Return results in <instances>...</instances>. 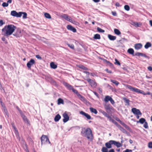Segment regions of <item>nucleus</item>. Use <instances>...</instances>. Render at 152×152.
I'll list each match as a JSON object with an SVG mask.
<instances>
[{
  "label": "nucleus",
  "mask_w": 152,
  "mask_h": 152,
  "mask_svg": "<svg viewBox=\"0 0 152 152\" xmlns=\"http://www.w3.org/2000/svg\"><path fill=\"white\" fill-rule=\"evenodd\" d=\"M8 5L9 4L8 3L5 2H3L2 4V6L4 7H7L8 6Z\"/></svg>",
  "instance_id": "obj_45"
},
{
  "label": "nucleus",
  "mask_w": 152,
  "mask_h": 152,
  "mask_svg": "<svg viewBox=\"0 0 152 152\" xmlns=\"http://www.w3.org/2000/svg\"><path fill=\"white\" fill-rule=\"evenodd\" d=\"M117 127L123 133L127 134L128 132L124 128L122 127L120 125H119Z\"/></svg>",
  "instance_id": "obj_15"
},
{
  "label": "nucleus",
  "mask_w": 152,
  "mask_h": 152,
  "mask_svg": "<svg viewBox=\"0 0 152 152\" xmlns=\"http://www.w3.org/2000/svg\"><path fill=\"white\" fill-rule=\"evenodd\" d=\"M106 117H107L109 119V120L110 121H111V120H112V118L110 116V115H108Z\"/></svg>",
  "instance_id": "obj_60"
},
{
  "label": "nucleus",
  "mask_w": 152,
  "mask_h": 152,
  "mask_svg": "<svg viewBox=\"0 0 152 152\" xmlns=\"http://www.w3.org/2000/svg\"><path fill=\"white\" fill-rule=\"evenodd\" d=\"M16 108L19 111L20 113L21 114H22V111L18 106H17Z\"/></svg>",
  "instance_id": "obj_59"
},
{
  "label": "nucleus",
  "mask_w": 152,
  "mask_h": 152,
  "mask_svg": "<svg viewBox=\"0 0 152 152\" xmlns=\"http://www.w3.org/2000/svg\"><path fill=\"white\" fill-rule=\"evenodd\" d=\"M44 15L45 18L48 19H51V16L50 14L48 13H45L44 14Z\"/></svg>",
  "instance_id": "obj_37"
},
{
  "label": "nucleus",
  "mask_w": 152,
  "mask_h": 152,
  "mask_svg": "<svg viewBox=\"0 0 152 152\" xmlns=\"http://www.w3.org/2000/svg\"><path fill=\"white\" fill-rule=\"evenodd\" d=\"M93 38L95 39H100L101 37L100 35L98 34H97L94 35Z\"/></svg>",
  "instance_id": "obj_31"
},
{
  "label": "nucleus",
  "mask_w": 152,
  "mask_h": 152,
  "mask_svg": "<svg viewBox=\"0 0 152 152\" xmlns=\"http://www.w3.org/2000/svg\"><path fill=\"white\" fill-rule=\"evenodd\" d=\"M127 87L128 89H130L131 91H134L140 94H142V92H143V91L134 87H132V86L130 85H127Z\"/></svg>",
  "instance_id": "obj_4"
},
{
  "label": "nucleus",
  "mask_w": 152,
  "mask_h": 152,
  "mask_svg": "<svg viewBox=\"0 0 152 152\" xmlns=\"http://www.w3.org/2000/svg\"><path fill=\"white\" fill-rule=\"evenodd\" d=\"M67 45H68V47H70L72 49H74V45L73 44H67Z\"/></svg>",
  "instance_id": "obj_48"
},
{
  "label": "nucleus",
  "mask_w": 152,
  "mask_h": 152,
  "mask_svg": "<svg viewBox=\"0 0 152 152\" xmlns=\"http://www.w3.org/2000/svg\"><path fill=\"white\" fill-rule=\"evenodd\" d=\"M35 63V61L34 60L32 59L31 58L27 64V67L28 68H30L31 67L32 65L34 64Z\"/></svg>",
  "instance_id": "obj_12"
},
{
  "label": "nucleus",
  "mask_w": 152,
  "mask_h": 152,
  "mask_svg": "<svg viewBox=\"0 0 152 152\" xmlns=\"http://www.w3.org/2000/svg\"><path fill=\"white\" fill-rule=\"evenodd\" d=\"M61 118V116L59 114H57L54 118V121L55 122H58Z\"/></svg>",
  "instance_id": "obj_20"
},
{
  "label": "nucleus",
  "mask_w": 152,
  "mask_h": 152,
  "mask_svg": "<svg viewBox=\"0 0 152 152\" xmlns=\"http://www.w3.org/2000/svg\"><path fill=\"white\" fill-rule=\"evenodd\" d=\"M110 81L112 83L115 84L116 86H118L119 84V82L115 80L111 79Z\"/></svg>",
  "instance_id": "obj_39"
},
{
  "label": "nucleus",
  "mask_w": 152,
  "mask_h": 152,
  "mask_svg": "<svg viewBox=\"0 0 152 152\" xmlns=\"http://www.w3.org/2000/svg\"><path fill=\"white\" fill-rule=\"evenodd\" d=\"M83 72L86 74V75H91V76H93V74L91 73H89V72H87V71H84Z\"/></svg>",
  "instance_id": "obj_47"
},
{
  "label": "nucleus",
  "mask_w": 152,
  "mask_h": 152,
  "mask_svg": "<svg viewBox=\"0 0 152 152\" xmlns=\"http://www.w3.org/2000/svg\"><path fill=\"white\" fill-rule=\"evenodd\" d=\"M64 118L63 119V121L64 123H66L69 119V117L68 114L66 113V112L64 113L63 115Z\"/></svg>",
  "instance_id": "obj_10"
},
{
  "label": "nucleus",
  "mask_w": 152,
  "mask_h": 152,
  "mask_svg": "<svg viewBox=\"0 0 152 152\" xmlns=\"http://www.w3.org/2000/svg\"><path fill=\"white\" fill-rule=\"evenodd\" d=\"M132 112L135 115H141L142 114L140 110L135 108H133L132 109Z\"/></svg>",
  "instance_id": "obj_8"
},
{
  "label": "nucleus",
  "mask_w": 152,
  "mask_h": 152,
  "mask_svg": "<svg viewBox=\"0 0 152 152\" xmlns=\"http://www.w3.org/2000/svg\"><path fill=\"white\" fill-rule=\"evenodd\" d=\"M62 18H64L66 20L70 22L73 23V21L75 22V21L72 20L70 17H69L68 15L67 14H63L61 15Z\"/></svg>",
  "instance_id": "obj_6"
},
{
  "label": "nucleus",
  "mask_w": 152,
  "mask_h": 152,
  "mask_svg": "<svg viewBox=\"0 0 152 152\" xmlns=\"http://www.w3.org/2000/svg\"><path fill=\"white\" fill-rule=\"evenodd\" d=\"M143 94L144 95H151V96H152V94L151 93H150L149 92H147L145 94Z\"/></svg>",
  "instance_id": "obj_62"
},
{
  "label": "nucleus",
  "mask_w": 152,
  "mask_h": 152,
  "mask_svg": "<svg viewBox=\"0 0 152 152\" xmlns=\"http://www.w3.org/2000/svg\"><path fill=\"white\" fill-rule=\"evenodd\" d=\"M4 23H5L3 22L2 20H0V26H1L3 25L4 24Z\"/></svg>",
  "instance_id": "obj_57"
},
{
  "label": "nucleus",
  "mask_w": 152,
  "mask_h": 152,
  "mask_svg": "<svg viewBox=\"0 0 152 152\" xmlns=\"http://www.w3.org/2000/svg\"><path fill=\"white\" fill-rule=\"evenodd\" d=\"M100 113H102L105 116L107 117V116L108 115L107 113L104 111L102 110H99Z\"/></svg>",
  "instance_id": "obj_38"
},
{
  "label": "nucleus",
  "mask_w": 152,
  "mask_h": 152,
  "mask_svg": "<svg viewBox=\"0 0 152 152\" xmlns=\"http://www.w3.org/2000/svg\"><path fill=\"white\" fill-rule=\"evenodd\" d=\"M80 114L85 116L88 120H90L91 119V117L89 115L88 113H86L83 111H80Z\"/></svg>",
  "instance_id": "obj_11"
},
{
  "label": "nucleus",
  "mask_w": 152,
  "mask_h": 152,
  "mask_svg": "<svg viewBox=\"0 0 152 152\" xmlns=\"http://www.w3.org/2000/svg\"><path fill=\"white\" fill-rule=\"evenodd\" d=\"M127 52L129 54L134 56V51L133 49L130 48L128 50Z\"/></svg>",
  "instance_id": "obj_26"
},
{
  "label": "nucleus",
  "mask_w": 152,
  "mask_h": 152,
  "mask_svg": "<svg viewBox=\"0 0 152 152\" xmlns=\"http://www.w3.org/2000/svg\"><path fill=\"white\" fill-rule=\"evenodd\" d=\"M124 8L126 11H129L130 10L129 6L127 5H125L124 6Z\"/></svg>",
  "instance_id": "obj_44"
},
{
  "label": "nucleus",
  "mask_w": 152,
  "mask_h": 152,
  "mask_svg": "<svg viewBox=\"0 0 152 152\" xmlns=\"http://www.w3.org/2000/svg\"><path fill=\"white\" fill-rule=\"evenodd\" d=\"M148 69L150 71H151L152 70V67L151 66H149L148 67Z\"/></svg>",
  "instance_id": "obj_64"
},
{
  "label": "nucleus",
  "mask_w": 152,
  "mask_h": 152,
  "mask_svg": "<svg viewBox=\"0 0 152 152\" xmlns=\"http://www.w3.org/2000/svg\"><path fill=\"white\" fill-rule=\"evenodd\" d=\"M110 101L111 103L112 104H113L115 103V102L112 98H111V99L110 100Z\"/></svg>",
  "instance_id": "obj_56"
},
{
  "label": "nucleus",
  "mask_w": 152,
  "mask_h": 152,
  "mask_svg": "<svg viewBox=\"0 0 152 152\" xmlns=\"http://www.w3.org/2000/svg\"><path fill=\"white\" fill-rule=\"evenodd\" d=\"M87 80L92 87H95L96 86V83L94 80L90 79H88Z\"/></svg>",
  "instance_id": "obj_9"
},
{
  "label": "nucleus",
  "mask_w": 152,
  "mask_h": 152,
  "mask_svg": "<svg viewBox=\"0 0 152 152\" xmlns=\"http://www.w3.org/2000/svg\"><path fill=\"white\" fill-rule=\"evenodd\" d=\"M98 31L99 32L103 33L104 32V30L102 29L101 28L98 27L97 28Z\"/></svg>",
  "instance_id": "obj_43"
},
{
  "label": "nucleus",
  "mask_w": 152,
  "mask_h": 152,
  "mask_svg": "<svg viewBox=\"0 0 152 152\" xmlns=\"http://www.w3.org/2000/svg\"><path fill=\"white\" fill-rule=\"evenodd\" d=\"M13 35L16 37H20L22 36L21 31L20 29L18 28L17 29L16 32L13 34Z\"/></svg>",
  "instance_id": "obj_5"
},
{
  "label": "nucleus",
  "mask_w": 152,
  "mask_h": 152,
  "mask_svg": "<svg viewBox=\"0 0 152 152\" xmlns=\"http://www.w3.org/2000/svg\"><path fill=\"white\" fill-rule=\"evenodd\" d=\"M16 28V26L14 25L10 24L5 26L2 31L4 33L5 35L8 36L12 34Z\"/></svg>",
  "instance_id": "obj_1"
},
{
  "label": "nucleus",
  "mask_w": 152,
  "mask_h": 152,
  "mask_svg": "<svg viewBox=\"0 0 152 152\" xmlns=\"http://www.w3.org/2000/svg\"><path fill=\"white\" fill-rule=\"evenodd\" d=\"M114 32L117 35H119L121 34L120 31L118 29L115 28L114 29Z\"/></svg>",
  "instance_id": "obj_35"
},
{
  "label": "nucleus",
  "mask_w": 152,
  "mask_h": 152,
  "mask_svg": "<svg viewBox=\"0 0 152 152\" xmlns=\"http://www.w3.org/2000/svg\"><path fill=\"white\" fill-rule=\"evenodd\" d=\"M77 96H79V97L81 99V100H84L85 98L83 96H82L80 94H77Z\"/></svg>",
  "instance_id": "obj_53"
},
{
  "label": "nucleus",
  "mask_w": 152,
  "mask_h": 152,
  "mask_svg": "<svg viewBox=\"0 0 152 152\" xmlns=\"http://www.w3.org/2000/svg\"><path fill=\"white\" fill-rule=\"evenodd\" d=\"M81 134L83 136L87 138L91 141H92L93 139L92 131L89 128H82Z\"/></svg>",
  "instance_id": "obj_2"
},
{
  "label": "nucleus",
  "mask_w": 152,
  "mask_h": 152,
  "mask_svg": "<svg viewBox=\"0 0 152 152\" xmlns=\"http://www.w3.org/2000/svg\"><path fill=\"white\" fill-rule=\"evenodd\" d=\"M104 108L106 111L110 110L111 108L109 104H105L104 105Z\"/></svg>",
  "instance_id": "obj_25"
},
{
  "label": "nucleus",
  "mask_w": 152,
  "mask_h": 152,
  "mask_svg": "<svg viewBox=\"0 0 152 152\" xmlns=\"http://www.w3.org/2000/svg\"><path fill=\"white\" fill-rule=\"evenodd\" d=\"M108 65L109 66H110L112 67L113 66V64L110 63L109 61H108V62L107 63Z\"/></svg>",
  "instance_id": "obj_54"
},
{
  "label": "nucleus",
  "mask_w": 152,
  "mask_h": 152,
  "mask_svg": "<svg viewBox=\"0 0 152 152\" xmlns=\"http://www.w3.org/2000/svg\"><path fill=\"white\" fill-rule=\"evenodd\" d=\"M145 122V120L143 118H141L139 121H137V123H140L141 124H143Z\"/></svg>",
  "instance_id": "obj_32"
},
{
  "label": "nucleus",
  "mask_w": 152,
  "mask_h": 152,
  "mask_svg": "<svg viewBox=\"0 0 152 152\" xmlns=\"http://www.w3.org/2000/svg\"><path fill=\"white\" fill-rule=\"evenodd\" d=\"M113 140H110L108 142L106 143L105 145L107 148H112L111 145L113 144Z\"/></svg>",
  "instance_id": "obj_13"
},
{
  "label": "nucleus",
  "mask_w": 152,
  "mask_h": 152,
  "mask_svg": "<svg viewBox=\"0 0 152 152\" xmlns=\"http://www.w3.org/2000/svg\"><path fill=\"white\" fill-rule=\"evenodd\" d=\"M4 113L6 114V115H7V109L5 107H4Z\"/></svg>",
  "instance_id": "obj_61"
},
{
  "label": "nucleus",
  "mask_w": 152,
  "mask_h": 152,
  "mask_svg": "<svg viewBox=\"0 0 152 152\" xmlns=\"http://www.w3.org/2000/svg\"><path fill=\"white\" fill-rule=\"evenodd\" d=\"M123 100L124 101V102L128 105H129V100L127 99L126 98H124L123 99Z\"/></svg>",
  "instance_id": "obj_36"
},
{
  "label": "nucleus",
  "mask_w": 152,
  "mask_h": 152,
  "mask_svg": "<svg viewBox=\"0 0 152 152\" xmlns=\"http://www.w3.org/2000/svg\"><path fill=\"white\" fill-rule=\"evenodd\" d=\"M118 121H119L120 124L123 126H124L126 128L128 129L129 128V126H127L125 123L123 122L120 120H118Z\"/></svg>",
  "instance_id": "obj_29"
},
{
  "label": "nucleus",
  "mask_w": 152,
  "mask_h": 152,
  "mask_svg": "<svg viewBox=\"0 0 152 152\" xmlns=\"http://www.w3.org/2000/svg\"><path fill=\"white\" fill-rule=\"evenodd\" d=\"M108 37L110 40L112 41L115 40L116 39V37L115 36H113L110 34H108Z\"/></svg>",
  "instance_id": "obj_21"
},
{
  "label": "nucleus",
  "mask_w": 152,
  "mask_h": 152,
  "mask_svg": "<svg viewBox=\"0 0 152 152\" xmlns=\"http://www.w3.org/2000/svg\"><path fill=\"white\" fill-rule=\"evenodd\" d=\"M77 66L79 68L82 69L83 70H88V69L87 67H85V66H83L82 65H79Z\"/></svg>",
  "instance_id": "obj_28"
},
{
  "label": "nucleus",
  "mask_w": 152,
  "mask_h": 152,
  "mask_svg": "<svg viewBox=\"0 0 152 152\" xmlns=\"http://www.w3.org/2000/svg\"><path fill=\"white\" fill-rule=\"evenodd\" d=\"M50 66L51 68L55 69L57 68V66L56 64H55L54 62H51L50 63Z\"/></svg>",
  "instance_id": "obj_23"
},
{
  "label": "nucleus",
  "mask_w": 152,
  "mask_h": 152,
  "mask_svg": "<svg viewBox=\"0 0 152 152\" xmlns=\"http://www.w3.org/2000/svg\"><path fill=\"white\" fill-rule=\"evenodd\" d=\"M112 15L114 16H116L117 15V13L115 12L112 11Z\"/></svg>",
  "instance_id": "obj_58"
},
{
  "label": "nucleus",
  "mask_w": 152,
  "mask_h": 152,
  "mask_svg": "<svg viewBox=\"0 0 152 152\" xmlns=\"http://www.w3.org/2000/svg\"><path fill=\"white\" fill-rule=\"evenodd\" d=\"M152 45L151 43L150 42H147L144 46L145 48L147 49L149 47H151V46Z\"/></svg>",
  "instance_id": "obj_27"
},
{
  "label": "nucleus",
  "mask_w": 152,
  "mask_h": 152,
  "mask_svg": "<svg viewBox=\"0 0 152 152\" xmlns=\"http://www.w3.org/2000/svg\"><path fill=\"white\" fill-rule=\"evenodd\" d=\"M111 98L112 97L109 96H106L104 99V101L105 102H108L109 101H110Z\"/></svg>",
  "instance_id": "obj_30"
},
{
  "label": "nucleus",
  "mask_w": 152,
  "mask_h": 152,
  "mask_svg": "<svg viewBox=\"0 0 152 152\" xmlns=\"http://www.w3.org/2000/svg\"><path fill=\"white\" fill-rule=\"evenodd\" d=\"M12 124V126L13 128H14L15 130V133L16 134L17 133V134H18V131L17 130V129L16 128L14 125V123H13V124Z\"/></svg>",
  "instance_id": "obj_41"
},
{
  "label": "nucleus",
  "mask_w": 152,
  "mask_h": 152,
  "mask_svg": "<svg viewBox=\"0 0 152 152\" xmlns=\"http://www.w3.org/2000/svg\"><path fill=\"white\" fill-rule=\"evenodd\" d=\"M21 14L20 12L18 13L15 11L13 10L11 12V15L13 16L16 17L17 18H19L21 17Z\"/></svg>",
  "instance_id": "obj_7"
},
{
  "label": "nucleus",
  "mask_w": 152,
  "mask_h": 152,
  "mask_svg": "<svg viewBox=\"0 0 152 152\" xmlns=\"http://www.w3.org/2000/svg\"><path fill=\"white\" fill-rule=\"evenodd\" d=\"M45 79L47 81H48L50 83H55V81L53 80L50 77H46Z\"/></svg>",
  "instance_id": "obj_22"
},
{
  "label": "nucleus",
  "mask_w": 152,
  "mask_h": 152,
  "mask_svg": "<svg viewBox=\"0 0 152 152\" xmlns=\"http://www.w3.org/2000/svg\"><path fill=\"white\" fill-rule=\"evenodd\" d=\"M148 147L149 148H152V142H149L148 144Z\"/></svg>",
  "instance_id": "obj_52"
},
{
  "label": "nucleus",
  "mask_w": 152,
  "mask_h": 152,
  "mask_svg": "<svg viewBox=\"0 0 152 152\" xmlns=\"http://www.w3.org/2000/svg\"><path fill=\"white\" fill-rule=\"evenodd\" d=\"M36 57L38 59L41 60L42 59V57L39 55H37L36 56Z\"/></svg>",
  "instance_id": "obj_55"
},
{
  "label": "nucleus",
  "mask_w": 152,
  "mask_h": 152,
  "mask_svg": "<svg viewBox=\"0 0 152 152\" xmlns=\"http://www.w3.org/2000/svg\"><path fill=\"white\" fill-rule=\"evenodd\" d=\"M90 111L92 113H94L95 114H97L98 113L96 109L93 107H91L89 108Z\"/></svg>",
  "instance_id": "obj_24"
},
{
  "label": "nucleus",
  "mask_w": 152,
  "mask_h": 152,
  "mask_svg": "<svg viewBox=\"0 0 152 152\" xmlns=\"http://www.w3.org/2000/svg\"><path fill=\"white\" fill-rule=\"evenodd\" d=\"M20 13L21 14V16L22 14L23 15V19H25L27 18V14L26 12H20Z\"/></svg>",
  "instance_id": "obj_34"
},
{
  "label": "nucleus",
  "mask_w": 152,
  "mask_h": 152,
  "mask_svg": "<svg viewBox=\"0 0 152 152\" xmlns=\"http://www.w3.org/2000/svg\"><path fill=\"white\" fill-rule=\"evenodd\" d=\"M115 64H116L118 65H121L120 63L118 60L116 59H115Z\"/></svg>",
  "instance_id": "obj_50"
},
{
  "label": "nucleus",
  "mask_w": 152,
  "mask_h": 152,
  "mask_svg": "<svg viewBox=\"0 0 152 152\" xmlns=\"http://www.w3.org/2000/svg\"><path fill=\"white\" fill-rule=\"evenodd\" d=\"M112 122L113 123V124H115L117 127L119 125V124L114 119H113V121H112Z\"/></svg>",
  "instance_id": "obj_51"
},
{
  "label": "nucleus",
  "mask_w": 152,
  "mask_h": 152,
  "mask_svg": "<svg viewBox=\"0 0 152 152\" xmlns=\"http://www.w3.org/2000/svg\"><path fill=\"white\" fill-rule=\"evenodd\" d=\"M142 47V45L141 43H137L134 45V48L137 50L141 49Z\"/></svg>",
  "instance_id": "obj_18"
},
{
  "label": "nucleus",
  "mask_w": 152,
  "mask_h": 152,
  "mask_svg": "<svg viewBox=\"0 0 152 152\" xmlns=\"http://www.w3.org/2000/svg\"><path fill=\"white\" fill-rule=\"evenodd\" d=\"M21 116L23 120L25 123L27 124H29V121L27 117L23 114H21Z\"/></svg>",
  "instance_id": "obj_16"
},
{
  "label": "nucleus",
  "mask_w": 152,
  "mask_h": 152,
  "mask_svg": "<svg viewBox=\"0 0 152 152\" xmlns=\"http://www.w3.org/2000/svg\"><path fill=\"white\" fill-rule=\"evenodd\" d=\"M58 104L59 105L60 104H63L64 102L63 100L61 98H59L58 100Z\"/></svg>",
  "instance_id": "obj_33"
},
{
  "label": "nucleus",
  "mask_w": 152,
  "mask_h": 152,
  "mask_svg": "<svg viewBox=\"0 0 152 152\" xmlns=\"http://www.w3.org/2000/svg\"><path fill=\"white\" fill-rule=\"evenodd\" d=\"M71 90H72V91L73 92H74L75 93L77 94V95L78 94H79L78 93V91L77 90L74 89L73 88V87L71 89Z\"/></svg>",
  "instance_id": "obj_46"
},
{
  "label": "nucleus",
  "mask_w": 152,
  "mask_h": 152,
  "mask_svg": "<svg viewBox=\"0 0 152 152\" xmlns=\"http://www.w3.org/2000/svg\"><path fill=\"white\" fill-rule=\"evenodd\" d=\"M125 152H132V151L131 150L126 149L125 151Z\"/></svg>",
  "instance_id": "obj_63"
},
{
  "label": "nucleus",
  "mask_w": 152,
  "mask_h": 152,
  "mask_svg": "<svg viewBox=\"0 0 152 152\" xmlns=\"http://www.w3.org/2000/svg\"><path fill=\"white\" fill-rule=\"evenodd\" d=\"M113 144L116 146L117 147H120L122 146L121 144L119 142L113 140Z\"/></svg>",
  "instance_id": "obj_19"
},
{
  "label": "nucleus",
  "mask_w": 152,
  "mask_h": 152,
  "mask_svg": "<svg viewBox=\"0 0 152 152\" xmlns=\"http://www.w3.org/2000/svg\"><path fill=\"white\" fill-rule=\"evenodd\" d=\"M102 152H108L107 148L103 147L102 148Z\"/></svg>",
  "instance_id": "obj_40"
},
{
  "label": "nucleus",
  "mask_w": 152,
  "mask_h": 152,
  "mask_svg": "<svg viewBox=\"0 0 152 152\" xmlns=\"http://www.w3.org/2000/svg\"><path fill=\"white\" fill-rule=\"evenodd\" d=\"M41 140L42 145L48 143L50 144V143L48 137L46 135H42L41 137Z\"/></svg>",
  "instance_id": "obj_3"
},
{
  "label": "nucleus",
  "mask_w": 152,
  "mask_h": 152,
  "mask_svg": "<svg viewBox=\"0 0 152 152\" xmlns=\"http://www.w3.org/2000/svg\"><path fill=\"white\" fill-rule=\"evenodd\" d=\"M144 123H145V124L143 126L144 127L145 129L148 128V124L147 122L145 121Z\"/></svg>",
  "instance_id": "obj_49"
},
{
  "label": "nucleus",
  "mask_w": 152,
  "mask_h": 152,
  "mask_svg": "<svg viewBox=\"0 0 152 152\" xmlns=\"http://www.w3.org/2000/svg\"><path fill=\"white\" fill-rule=\"evenodd\" d=\"M67 28L68 30L72 31L74 32H76V29L71 25H68L67 26Z\"/></svg>",
  "instance_id": "obj_14"
},
{
  "label": "nucleus",
  "mask_w": 152,
  "mask_h": 152,
  "mask_svg": "<svg viewBox=\"0 0 152 152\" xmlns=\"http://www.w3.org/2000/svg\"><path fill=\"white\" fill-rule=\"evenodd\" d=\"M140 56H142V57H144L146 58H148V59L150 58V57L149 56H147L145 54L143 53H140Z\"/></svg>",
  "instance_id": "obj_42"
},
{
  "label": "nucleus",
  "mask_w": 152,
  "mask_h": 152,
  "mask_svg": "<svg viewBox=\"0 0 152 152\" xmlns=\"http://www.w3.org/2000/svg\"><path fill=\"white\" fill-rule=\"evenodd\" d=\"M63 83L65 86H66L69 90H71L72 88L73 87L72 86L70 85L69 84L65 82H63Z\"/></svg>",
  "instance_id": "obj_17"
}]
</instances>
